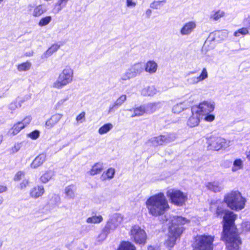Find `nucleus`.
Instances as JSON below:
<instances>
[{
    "label": "nucleus",
    "mask_w": 250,
    "mask_h": 250,
    "mask_svg": "<svg viewBox=\"0 0 250 250\" xmlns=\"http://www.w3.org/2000/svg\"><path fill=\"white\" fill-rule=\"evenodd\" d=\"M75 190V185L71 184L65 188L64 192L67 197L72 198L74 197Z\"/></svg>",
    "instance_id": "28"
},
{
    "label": "nucleus",
    "mask_w": 250,
    "mask_h": 250,
    "mask_svg": "<svg viewBox=\"0 0 250 250\" xmlns=\"http://www.w3.org/2000/svg\"><path fill=\"white\" fill-rule=\"evenodd\" d=\"M2 246V243L0 242V248Z\"/></svg>",
    "instance_id": "60"
},
{
    "label": "nucleus",
    "mask_w": 250,
    "mask_h": 250,
    "mask_svg": "<svg viewBox=\"0 0 250 250\" xmlns=\"http://www.w3.org/2000/svg\"><path fill=\"white\" fill-rule=\"evenodd\" d=\"M196 27L195 22L191 21L186 23L180 30V33L183 35L189 34Z\"/></svg>",
    "instance_id": "19"
},
{
    "label": "nucleus",
    "mask_w": 250,
    "mask_h": 250,
    "mask_svg": "<svg viewBox=\"0 0 250 250\" xmlns=\"http://www.w3.org/2000/svg\"><path fill=\"white\" fill-rule=\"evenodd\" d=\"M242 231L244 232H250V223L248 222H243L241 224Z\"/></svg>",
    "instance_id": "41"
},
{
    "label": "nucleus",
    "mask_w": 250,
    "mask_h": 250,
    "mask_svg": "<svg viewBox=\"0 0 250 250\" xmlns=\"http://www.w3.org/2000/svg\"><path fill=\"white\" fill-rule=\"evenodd\" d=\"M73 78V70L69 66H66L59 74L57 80L53 84V87L61 89L70 83Z\"/></svg>",
    "instance_id": "7"
},
{
    "label": "nucleus",
    "mask_w": 250,
    "mask_h": 250,
    "mask_svg": "<svg viewBox=\"0 0 250 250\" xmlns=\"http://www.w3.org/2000/svg\"><path fill=\"white\" fill-rule=\"evenodd\" d=\"M118 107H116V106L113 104L112 105H111L108 109V113H110L112 112H114L116 109H117Z\"/></svg>",
    "instance_id": "52"
},
{
    "label": "nucleus",
    "mask_w": 250,
    "mask_h": 250,
    "mask_svg": "<svg viewBox=\"0 0 250 250\" xmlns=\"http://www.w3.org/2000/svg\"><path fill=\"white\" fill-rule=\"evenodd\" d=\"M248 157L249 158V159H250V152H249V154L248 155Z\"/></svg>",
    "instance_id": "59"
},
{
    "label": "nucleus",
    "mask_w": 250,
    "mask_h": 250,
    "mask_svg": "<svg viewBox=\"0 0 250 250\" xmlns=\"http://www.w3.org/2000/svg\"><path fill=\"white\" fill-rule=\"evenodd\" d=\"M4 0H0V4Z\"/></svg>",
    "instance_id": "61"
},
{
    "label": "nucleus",
    "mask_w": 250,
    "mask_h": 250,
    "mask_svg": "<svg viewBox=\"0 0 250 250\" xmlns=\"http://www.w3.org/2000/svg\"><path fill=\"white\" fill-rule=\"evenodd\" d=\"M28 11L32 13L34 17H39L46 12V10L42 4L35 5L29 4L28 6Z\"/></svg>",
    "instance_id": "14"
},
{
    "label": "nucleus",
    "mask_w": 250,
    "mask_h": 250,
    "mask_svg": "<svg viewBox=\"0 0 250 250\" xmlns=\"http://www.w3.org/2000/svg\"><path fill=\"white\" fill-rule=\"evenodd\" d=\"M206 186L208 189L215 192H219L221 190L220 187L215 182H208Z\"/></svg>",
    "instance_id": "34"
},
{
    "label": "nucleus",
    "mask_w": 250,
    "mask_h": 250,
    "mask_svg": "<svg viewBox=\"0 0 250 250\" xmlns=\"http://www.w3.org/2000/svg\"><path fill=\"white\" fill-rule=\"evenodd\" d=\"M113 104L118 108L122 105V102L119 103L118 101H116Z\"/></svg>",
    "instance_id": "54"
},
{
    "label": "nucleus",
    "mask_w": 250,
    "mask_h": 250,
    "mask_svg": "<svg viewBox=\"0 0 250 250\" xmlns=\"http://www.w3.org/2000/svg\"><path fill=\"white\" fill-rule=\"evenodd\" d=\"M117 250H136L135 246L128 241H122Z\"/></svg>",
    "instance_id": "21"
},
{
    "label": "nucleus",
    "mask_w": 250,
    "mask_h": 250,
    "mask_svg": "<svg viewBox=\"0 0 250 250\" xmlns=\"http://www.w3.org/2000/svg\"><path fill=\"white\" fill-rule=\"evenodd\" d=\"M31 66V63L29 61L19 64L17 65V69L19 71H26L28 70Z\"/></svg>",
    "instance_id": "31"
},
{
    "label": "nucleus",
    "mask_w": 250,
    "mask_h": 250,
    "mask_svg": "<svg viewBox=\"0 0 250 250\" xmlns=\"http://www.w3.org/2000/svg\"><path fill=\"white\" fill-rule=\"evenodd\" d=\"M62 116V115L61 114H55L51 116L45 123L46 127L48 129L53 127L60 121Z\"/></svg>",
    "instance_id": "17"
},
{
    "label": "nucleus",
    "mask_w": 250,
    "mask_h": 250,
    "mask_svg": "<svg viewBox=\"0 0 250 250\" xmlns=\"http://www.w3.org/2000/svg\"><path fill=\"white\" fill-rule=\"evenodd\" d=\"M40 136V131L37 130H34L28 134V137L32 140L37 139Z\"/></svg>",
    "instance_id": "42"
},
{
    "label": "nucleus",
    "mask_w": 250,
    "mask_h": 250,
    "mask_svg": "<svg viewBox=\"0 0 250 250\" xmlns=\"http://www.w3.org/2000/svg\"><path fill=\"white\" fill-rule=\"evenodd\" d=\"M64 101H65V100H64V99L62 100L61 101L59 102L57 104H62L64 102Z\"/></svg>",
    "instance_id": "57"
},
{
    "label": "nucleus",
    "mask_w": 250,
    "mask_h": 250,
    "mask_svg": "<svg viewBox=\"0 0 250 250\" xmlns=\"http://www.w3.org/2000/svg\"><path fill=\"white\" fill-rule=\"evenodd\" d=\"M8 189L6 185L0 182V194L6 192Z\"/></svg>",
    "instance_id": "47"
},
{
    "label": "nucleus",
    "mask_w": 250,
    "mask_h": 250,
    "mask_svg": "<svg viewBox=\"0 0 250 250\" xmlns=\"http://www.w3.org/2000/svg\"><path fill=\"white\" fill-rule=\"evenodd\" d=\"M21 146L20 143H17L10 148V152L12 153H15L17 152L20 149Z\"/></svg>",
    "instance_id": "44"
},
{
    "label": "nucleus",
    "mask_w": 250,
    "mask_h": 250,
    "mask_svg": "<svg viewBox=\"0 0 250 250\" xmlns=\"http://www.w3.org/2000/svg\"><path fill=\"white\" fill-rule=\"evenodd\" d=\"M188 222L189 221L187 218L182 216H177L174 218L173 222L171 226L173 225L175 228H179L177 226L184 225Z\"/></svg>",
    "instance_id": "23"
},
{
    "label": "nucleus",
    "mask_w": 250,
    "mask_h": 250,
    "mask_svg": "<svg viewBox=\"0 0 250 250\" xmlns=\"http://www.w3.org/2000/svg\"><path fill=\"white\" fill-rule=\"evenodd\" d=\"M161 1H154L150 4V7L153 9H157L158 6L160 5Z\"/></svg>",
    "instance_id": "48"
},
{
    "label": "nucleus",
    "mask_w": 250,
    "mask_h": 250,
    "mask_svg": "<svg viewBox=\"0 0 250 250\" xmlns=\"http://www.w3.org/2000/svg\"><path fill=\"white\" fill-rule=\"evenodd\" d=\"M244 22L247 25L246 27L249 30H250V16H248L243 20Z\"/></svg>",
    "instance_id": "49"
},
{
    "label": "nucleus",
    "mask_w": 250,
    "mask_h": 250,
    "mask_svg": "<svg viewBox=\"0 0 250 250\" xmlns=\"http://www.w3.org/2000/svg\"><path fill=\"white\" fill-rule=\"evenodd\" d=\"M248 34H249L248 28L246 27H243L235 31L233 33V36L235 37H239L241 36H245Z\"/></svg>",
    "instance_id": "29"
},
{
    "label": "nucleus",
    "mask_w": 250,
    "mask_h": 250,
    "mask_svg": "<svg viewBox=\"0 0 250 250\" xmlns=\"http://www.w3.org/2000/svg\"><path fill=\"white\" fill-rule=\"evenodd\" d=\"M30 181L28 179L23 180L19 185L18 188L20 190H24L29 186Z\"/></svg>",
    "instance_id": "40"
},
{
    "label": "nucleus",
    "mask_w": 250,
    "mask_h": 250,
    "mask_svg": "<svg viewBox=\"0 0 250 250\" xmlns=\"http://www.w3.org/2000/svg\"><path fill=\"white\" fill-rule=\"evenodd\" d=\"M207 147L208 150L219 151L229 146L227 140L217 135H211L207 138Z\"/></svg>",
    "instance_id": "6"
},
{
    "label": "nucleus",
    "mask_w": 250,
    "mask_h": 250,
    "mask_svg": "<svg viewBox=\"0 0 250 250\" xmlns=\"http://www.w3.org/2000/svg\"><path fill=\"white\" fill-rule=\"evenodd\" d=\"M225 15V13L224 11L219 10L215 11L213 14L211 15L210 19H212L213 21H216L223 17Z\"/></svg>",
    "instance_id": "36"
},
{
    "label": "nucleus",
    "mask_w": 250,
    "mask_h": 250,
    "mask_svg": "<svg viewBox=\"0 0 250 250\" xmlns=\"http://www.w3.org/2000/svg\"><path fill=\"white\" fill-rule=\"evenodd\" d=\"M85 112H82L81 113H80L76 118V120L78 122H82L85 120Z\"/></svg>",
    "instance_id": "45"
},
{
    "label": "nucleus",
    "mask_w": 250,
    "mask_h": 250,
    "mask_svg": "<svg viewBox=\"0 0 250 250\" xmlns=\"http://www.w3.org/2000/svg\"><path fill=\"white\" fill-rule=\"evenodd\" d=\"M200 115L196 114L195 111L192 108V115L188 118L187 125L190 127H194L199 125L200 123Z\"/></svg>",
    "instance_id": "16"
},
{
    "label": "nucleus",
    "mask_w": 250,
    "mask_h": 250,
    "mask_svg": "<svg viewBox=\"0 0 250 250\" xmlns=\"http://www.w3.org/2000/svg\"><path fill=\"white\" fill-rule=\"evenodd\" d=\"M46 160V155L44 153L39 154L31 163L30 166L32 168H36L41 166Z\"/></svg>",
    "instance_id": "18"
},
{
    "label": "nucleus",
    "mask_w": 250,
    "mask_h": 250,
    "mask_svg": "<svg viewBox=\"0 0 250 250\" xmlns=\"http://www.w3.org/2000/svg\"><path fill=\"white\" fill-rule=\"evenodd\" d=\"M130 239L135 243L145 245L147 240V235L145 230L138 225L132 226L129 231Z\"/></svg>",
    "instance_id": "8"
},
{
    "label": "nucleus",
    "mask_w": 250,
    "mask_h": 250,
    "mask_svg": "<svg viewBox=\"0 0 250 250\" xmlns=\"http://www.w3.org/2000/svg\"><path fill=\"white\" fill-rule=\"evenodd\" d=\"M115 172V170L114 168H109L106 171L103 173L101 177L103 180L112 179L114 176Z\"/></svg>",
    "instance_id": "27"
},
{
    "label": "nucleus",
    "mask_w": 250,
    "mask_h": 250,
    "mask_svg": "<svg viewBox=\"0 0 250 250\" xmlns=\"http://www.w3.org/2000/svg\"><path fill=\"white\" fill-rule=\"evenodd\" d=\"M54 175V172L52 170L46 171L40 177V181L42 183H47Z\"/></svg>",
    "instance_id": "26"
},
{
    "label": "nucleus",
    "mask_w": 250,
    "mask_h": 250,
    "mask_svg": "<svg viewBox=\"0 0 250 250\" xmlns=\"http://www.w3.org/2000/svg\"><path fill=\"white\" fill-rule=\"evenodd\" d=\"M171 204L178 207L183 206L188 199V195L178 189L172 188L167 192Z\"/></svg>",
    "instance_id": "5"
},
{
    "label": "nucleus",
    "mask_w": 250,
    "mask_h": 250,
    "mask_svg": "<svg viewBox=\"0 0 250 250\" xmlns=\"http://www.w3.org/2000/svg\"><path fill=\"white\" fill-rule=\"evenodd\" d=\"M227 206L232 210L238 211L245 208L246 199L238 190H232L224 199Z\"/></svg>",
    "instance_id": "3"
},
{
    "label": "nucleus",
    "mask_w": 250,
    "mask_h": 250,
    "mask_svg": "<svg viewBox=\"0 0 250 250\" xmlns=\"http://www.w3.org/2000/svg\"><path fill=\"white\" fill-rule=\"evenodd\" d=\"M3 199L2 196H0V205L2 203Z\"/></svg>",
    "instance_id": "56"
},
{
    "label": "nucleus",
    "mask_w": 250,
    "mask_h": 250,
    "mask_svg": "<svg viewBox=\"0 0 250 250\" xmlns=\"http://www.w3.org/2000/svg\"><path fill=\"white\" fill-rule=\"evenodd\" d=\"M68 1V0H58L55 5V6L58 7V11L61 10L62 8L65 7Z\"/></svg>",
    "instance_id": "39"
},
{
    "label": "nucleus",
    "mask_w": 250,
    "mask_h": 250,
    "mask_svg": "<svg viewBox=\"0 0 250 250\" xmlns=\"http://www.w3.org/2000/svg\"><path fill=\"white\" fill-rule=\"evenodd\" d=\"M195 77H192V78H188V81L190 83H192V84H195L196 83H193V82L194 81V78H195Z\"/></svg>",
    "instance_id": "53"
},
{
    "label": "nucleus",
    "mask_w": 250,
    "mask_h": 250,
    "mask_svg": "<svg viewBox=\"0 0 250 250\" xmlns=\"http://www.w3.org/2000/svg\"><path fill=\"white\" fill-rule=\"evenodd\" d=\"M215 215L217 217H221L224 215L221 239L231 249L238 250L239 246L242 244V240L235 224L237 215L232 211L225 209L221 206L216 208Z\"/></svg>",
    "instance_id": "1"
},
{
    "label": "nucleus",
    "mask_w": 250,
    "mask_h": 250,
    "mask_svg": "<svg viewBox=\"0 0 250 250\" xmlns=\"http://www.w3.org/2000/svg\"><path fill=\"white\" fill-rule=\"evenodd\" d=\"M172 140L171 134L160 135L154 137L151 139V142L155 146L163 145L166 143H169Z\"/></svg>",
    "instance_id": "13"
},
{
    "label": "nucleus",
    "mask_w": 250,
    "mask_h": 250,
    "mask_svg": "<svg viewBox=\"0 0 250 250\" xmlns=\"http://www.w3.org/2000/svg\"><path fill=\"white\" fill-rule=\"evenodd\" d=\"M185 109L182 103L177 104L172 107V112L174 114H178L182 112Z\"/></svg>",
    "instance_id": "38"
},
{
    "label": "nucleus",
    "mask_w": 250,
    "mask_h": 250,
    "mask_svg": "<svg viewBox=\"0 0 250 250\" xmlns=\"http://www.w3.org/2000/svg\"><path fill=\"white\" fill-rule=\"evenodd\" d=\"M243 168V162L241 159H237L234 160L232 167V171H236Z\"/></svg>",
    "instance_id": "35"
},
{
    "label": "nucleus",
    "mask_w": 250,
    "mask_h": 250,
    "mask_svg": "<svg viewBox=\"0 0 250 250\" xmlns=\"http://www.w3.org/2000/svg\"><path fill=\"white\" fill-rule=\"evenodd\" d=\"M52 17L50 16H45L40 19L39 21L38 25L41 26H44L50 23L51 21Z\"/></svg>",
    "instance_id": "37"
},
{
    "label": "nucleus",
    "mask_w": 250,
    "mask_h": 250,
    "mask_svg": "<svg viewBox=\"0 0 250 250\" xmlns=\"http://www.w3.org/2000/svg\"><path fill=\"white\" fill-rule=\"evenodd\" d=\"M31 121V117L30 116L25 117L22 121L14 124L10 128L9 133L13 136L18 134L22 129L27 126Z\"/></svg>",
    "instance_id": "11"
},
{
    "label": "nucleus",
    "mask_w": 250,
    "mask_h": 250,
    "mask_svg": "<svg viewBox=\"0 0 250 250\" xmlns=\"http://www.w3.org/2000/svg\"><path fill=\"white\" fill-rule=\"evenodd\" d=\"M116 220L114 219H111L108 220L103 229L102 232L105 235L109 234L111 230L116 229L117 225H116Z\"/></svg>",
    "instance_id": "20"
},
{
    "label": "nucleus",
    "mask_w": 250,
    "mask_h": 250,
    "mask_svg": "<svg viewBox=\"0 0 250 250\" xmlns=\"http://www.w3.org/2000/svg\"><path fill=\"white\" fill-rule=\"evenodd\" d=\"M147 249L148 250H156L155 248L152 246H148Z\"/></svg>",
    "instance_id": "55"
},
{
    "label": "nucleus",
    "mask_w": 250,
    "mask_h": 250,
    "mask_svg": "<svg viewBox=\"0 0 250 250\" xmlns=\"http://www.w3.org/2000/svg\"><path fill=\"white\" fill-rule=\"evenodd\" d=\"M182 233L180 228H175L173 225L169 228V236L165 242L167 247L169 249L172 248L175 244L177 237H179Z\"/></svg>",
    "instance_id": "10"
},
{
    "label": "nucleus",
    "mask_w": 250,
    "mask_h": 250,
    "mask_svg": "<svg viewBox=\"0 0 250 250\" xmlns=\"http://www.w3.org/2000/svg\"><path fill=\"white\" fill-rule=\"evenodd\" d=\"M61 45L56 43L52 44L47 50L44 52V56L47 58L52 55L54 53L56 52L60 47Z\"/></svg>",
    "instance_id": "25"
},
{
    "label": "nucleus",
    "mask_w": 250,
    "mask_h": 250,
    "mask_svg": "<svg viewBox=\"0 0 250 250\" xmlns=\"http://www.w3.org/2000/svg\"><path fill=\"white\" fill-rule=\"evenodd\" d=\"M195 73V71H193V72H190V73H191V74H193V73Z\"/></svg>",
    "instance_id": "62"
},
{
    "label": "nucleus",
    "mask_w": 250,
    "mask_h": 250,
    "mask_svg": "<svg viewBox=\"0 0 250 250\" xmlns=\"http://www.w3.org/2000/svg\"><path fill=\"white\" fill-rule=\"evenodd\" d=\"M113 127V125L111 123H107L101 127L98 130L100 134H104L108 132Z\"/></svg>",
    "instance_id": "33"
},
{
    "label": "nucleus",
    "mask_w": 250,
    "mask_h": 250,
    "mask_svg": "<svg viewBox=\"0 0 250 250\" xmlns=\"http://www.w3.org/2000/svg\"><path fill=\"white\" fill-rule=\"evenodd\" d=\"M126 96L125 94H123L118 98L116 101H118L119 103L122 102V104L126 101Z\"/></svg>",
    "instance_id": "50"
},
{
    "label": "nucleus",
    "mask_w": 250,
    "mask_h": 250,
    "mask_svg": "<svg viewBox=\"0 0 250 250\" xmlns=\"http://www.w3.org/2000/svg\"><path fill=\"white\" fill-rule=\"evenodd\" d=\"M205 115L206 116L205 117L204 119L207 122H212L215 119L214 115L212 114H210L209 113H208V114H206Z\"/></svg>",
    "instance_id": "46"
},
{
    "label": "nucleus",
    "mask_w": 250,
    "mask_h": 250,
    "mask_svg": "<svg viewBox=\"0 0 250 250\" xmlns=\"http://www.w3.org/2000/svg\"><path fill=\"white\" fill-rule=\"evenodd\" d=\"M103 220V218L101 215H95L87 218L86 222L87 223L98 224L101 223Z\"/></svg>",
    "instance_id": "32"
},
{
    "label": "nucleus",
    "mask_w": 250,
    "mask_h": 250,
    "mask_svg": "<svg viewBox=\"0 0 250 250\" xmlns=\"http://www.w3.org/2000/svg\"><path fill=\"white\" fill-rule=\"evenodd\" d=\"M214 237L211 235H197L192 244L193 250H213Z\"/></svg>",
    "instance_id": "4"
},
{
    "label": "nucleus",
    "mask_w": 250,
    "mask_h": 250,
    "mask_svg": "<svg viewBox=\"0 0 250 250\" xmlns=\"http://www.w3.org/2000/svg\"><path fill=\"white\" fill-rule=\"evenodd\" d=\"M157 69V64L153 61H148L145 66V70L149 73H155Z\"/></svg>",
    "instance_id": "24"
},
{
    "label": "nucleus",
    "mask_w": 250,
    "mask_h": 250,
    "mask_svg": "<svg viewBox=\"0 0 250 250\" xmlns=\"http://www.w3.org/2000/svg\"><path fill=\"white\" fill-rule=\"evenodd\" d=\"M145 204L149 214L154 217L162 216L170 208L168 201L162 192L149 197Z\"/></svg>",
    "instance_id": "2"
},
{
    "label": "nucleus",
    "mask_w": 250,
    "mask_h": 250,
    "mask_svg": "<svg viewBox=\"0 0 250 250\" xmlns=\"http://www.w3.org/2000/svg\"><path fill=\"white\" fill-rule=\"evenodd\" d=\"M136 5L134 0H126V5L128 7H135Z\"/></svg>",
    "instance_id": "51"
},
{
    "label": "nucleus",
    "mask_w": 250,
    "mask_h": 250,
    "mask_svg": "<svg viewBox=\"0 0 250 250\" xmlns=\"http://www.w3.org/2000/svg\"><path fill=\"white\" fill-rule=\"evenodd\" d=\"M151 106V105H141L128 109V111L132 113L131 117H140L147 113L148 108Z\"/></svg>",
    "instance_id": "12"
},
{
    "label": "nucleus",
    "mask_w": 250,
    "mask_h": 250,
    "mask_svg": "<svg viewBox=\"0 0 250 250\" xmlns=\"http://www.w3.org/2000/svg\"><path fill=\"white\" fill-rule=\"evenodd\" d=\"M215 107L213 103H211L207 101H204L198 104L197 105L194 106L192 108L195 111L197 114L200 115H205L212 112Z\"/></svg>",
    "instance_id": "9"
},
{
    "label": "nucleus",
    "mask_w": 250,
    "mask_h": 250,
    "mask_svg": "<svg viewBox=\"0 0 250 250\" xmlns=\"http://www.w3.org/2000/svg\"><path fill=\"white\" fill-rule=\"evenodd\" d=\"M208 76L207 70L206 68H204L200 75L198 77H195L194 80L193 82L194 83H198L206 79L208 77Z\"/></svg>",
    "instance_id": "30"
},
{
    "label": "nucleus",
    "mask_w": 250,
    "mask_h": 250,
    "mask_svg": "<svg viewBox=\"0 0 250 250\" xmlns=\"http://www.w3.org/2000/svg\"><path fill=\"white\" fill-rule=\"evenodd\" d=\"M45 190L43 186L38 185L34 187L29 192L30 196L33 199L42 197L44 193Z\"/></svg>",
    "instance_id": "15"
},
{
    "label": "nucleus",
    "mask_w": 250,
    "mask_h": 250,
    "mask_svg": "<svg viewBox=\"0 0 250 250\" xmlns=\"http://www.w3.org/2000/svg\"><path fill=\"white\" fill-rule=\"evenodd\" d=\"M104 169L103 164L99 162L95 163L89 171L91 175H95L102 172Z\"/></svg>",
    "instance_id": "22"
},
{
    "label": "nucleus",
    "mask_w": 250,
    "mask_h": 250,
    "mask_svg": "<svg viewBox=\"0 0 250 250\" xmlns=\"http://www.w3.org/2000/svg\"><path fill=\"white\" fill-rule=\"evenodd\" d=\"M24 174L25 173L23 171H19L15 175L13 180L15 181H20L24 176Z\"/></svg>",
    "instance_id": "43"
},
{
    "label": "nucleus",
    "mask_w": 250,
    "mask_h": 250,
    "mask_svg": "<svg viewBox=\"0 0 250 250\" xmlns=\"http://www.w3.org/2000/svg\"><path fill=\"white\" fill-rule=\"evenodd\" d=\"M2 141V136H0V144L1 143Z\"/></svg>",
    "instance_id": "58"
}]
</instances>
